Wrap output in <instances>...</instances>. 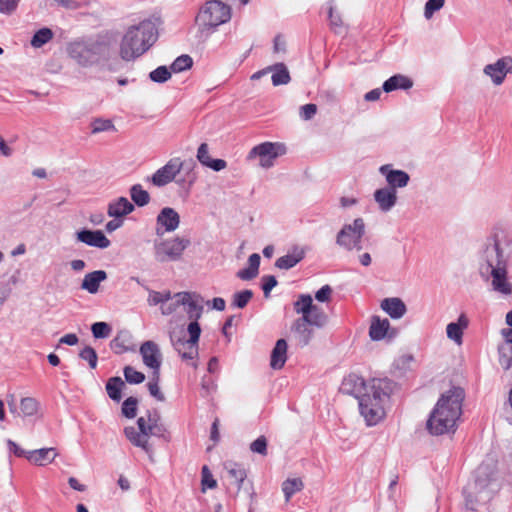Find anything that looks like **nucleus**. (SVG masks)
<instances>
[{
  "label": "nucleus",
  "mask_w": 512,
  "mask_h": 512,
  "mask_svg": "<svg viewBox=\"0 0 512 512\" xmlns=\"http://www.w3.org/2000/svg\"><path fill=\"white\" fill-rule=\"evenodd\" d=\"M58 6L75 10L88 4L89 0H53Z\"/></svg>",
  "instance_id": "nucleus-56"
},
{
  "label": "nucleus",
  "mask_w": 512,
  "mask_h": 512,
  "mask_svg": "<svg viewBox=\"0 0 512 512\" xmlns=\"http://www.w3.org/2000/svg\"><path fill=\"white\" fill-rule=\"evenodd\" d=\"M190 245L188 238L174 237L171 239L155 242V259L158 262L178 261L181 259L184 250Z\"/></svg>",
  "instance_id": "nucleus-12"
},
{
  "label": "nucleus",
  "mask_w": 512,
  "mask_h": 512,
  "mask_svg": "<svg viewBox=\"0 0 512 512\" xmlns=\"http://www.w3.org/2000/svg\"><path fill=\"white\" fill-rule=\"evenodd\" d=\"M260 255L253 253L248 258V267L237 272V277L241 280H252L259 273Z\"/></svg>",
  "instance_id": "nucleus-31"
},
{
  "label": "nucleus",
  "mask_w": 512,
  "mask_h": 512,
  "mask_svg": "<svg viewBox=\"0 0 512 512\" xmlns=\"http://www.w3.org/2000/svg\"><path fill=\"white\" fill-rule=\"evenodd\" d=\"M92 334L95 338H107L111 333V327L106 322H96L91 327Z\"/></svg>",
  "instance_id": "nucleus-52"
},
{
  "label": "nucleus",
  "mask_w": 512,
  "mask_h": 512,
  "mask_svg": "<svg viewBox=\"0 0 512 512\" xmlns=\"http://www.w3.org/2000/svg\"><path fill=\"white\" fill-rule=\"evenodd\" d=\"M146 425L161 423V416L157 409L148 410L146 415Z\"/></svg>",
  "instance_id": "nucleus-64"
},
{
  "label": "nucleus",
  "mask_w": 512,
  "mask_h": 512,
  "mask_svg": "<svg viewBox=\"0 0 512 512\" xmlns=\"http://www.w3.org/2000/svg\"><path fill=\"white\" fill-rule=\"evenodd\" d=\"M392 389L393 382L391 380L374 378L368 382L363 395H358L359 410L368 426L376 425L384 418V405L388 401Z\"/></svg>",
  "instance_id": "nucleus-4"
},
{
  "label": "nucleus",
  "mask_w": 512,
  "mask_h": 512,
  "mask_svg": "<svg viewBox=\"0 0 512 512\" xmlns=\"http://www.w3.org/2000/svg\"><path fill=\"white\" fill-rule=\"evenodd\" d=\"M304 484L300 478L287 479L282 483V491L285 495V500L288 502L291 497L303 489Z\"/></svg>",
  "instance_id": "nucleus-40"
},
{
  "label": "nucleus",
  "mask_w": 512,
  "mask_h": 512,
  "mask_svg": "<svg viewBox=\"0 0 512 512\" xmlns=\"http://www.w3.org/2000/svg\"><path fill=\"white\" fill-rule=\"evenodd\" d=\"M171 72V69L169 70L166 66H159L150 72L149 78L153 82L164 83L171 78Z\"/></svg>",
  "instance_id": "nucleus-48"
},
{
  "label": "nucleus",
  "mask_w": 512,
  "mask_h": 512,
  "mask_svg": "<svg viewBox=\"0 0 512 512\" xmlns=\"http://www.w3.org/2000/svg\"><path fill=\"white\" fill-rule=\"evenodd\" d=\"M111 349L117 353L122 354L127 351H134V345L132 344V336L126 331H121L111 341Z\"/></svg>",
  "instance_id": "nucleus-28"
},
{
  "label": "nucleus",
  "mask_w": 512,
  "mask_h": 512,
  "mask_svg": "<svg viewBox=\"0 0 512 512\" xmlns=\"http://www.w3.org/2000/svg\"><path fill=\"white\" fill-rule=\"evenodd\" d=\"M125 386L124 381L120 377H112L106 383V391L108 396L116 402L122 398V388Z\"/></svg>",
  "instance_id": "nucleus-38"
},
{
  "label": "nucleus",
  "mask_w": 512,
  "mask_h": 512,
  "mask_svg": "<svg viewBox=\"0 0 512 512\" xmlns=\"http://www.w3.org/2000/svg\"><path fill=\"white\" fill-rule=\"evenodd\" d=\"M107 279V273L104 270H95L87 273L81 283V289L96 294L99 291L100 283Z\"/></svg>",
  "instance_id": "nucleus-21"
},
{
  "label": "nucleus",
  "mask_w": 512,
  "mask_h": 512,
  "mask_svg": "<svg viewBox=\"0 0 512 512\" xmlns=\"http://www.w3.org/2000/svg\"><path fill=\"white\" fill-rule=\"evenodd\" d=\"M57 455L58 453L56 452V449L53 447L41 448L30 451L28 453L27 459L35 465L44 466L53 462Z\"/></svg>",
  "instance_id": "nucleus-24"
},
{
  "label": "nucleus",
  "mask_w": 512,
  "mask_h": 512,
  "mask_svg": "<svg viewBox=\"0 0 512 512\" xmlns=\"http://www.w3.org/2000/svg\"><path fill=\"white\" fill-rule=\"evenodd\" d=\"M303 318H306V322L310 325L322 328L326 325L328 317L326 313L323 311L322 308L318 307L317 305H314L311 309V312L304 316Z\"/></svg>",
  "instance_id": "nucleus-36"
},
{
  "label": "nucleus",
  "mask_w": 512,
  "mask_h": 512,
  "mask_svg": "<svg viewBox=\"0 0 512 512\" xmlns=\"http://www.w3.org/2000/svg\"><path fill=\"white\" fill-rule=\"evenodd\" d=\"M374 199L381 211L388 212L397 202V192L389 187L380 188L375 191Z\"/></svg>",
  "instance_id": "nucleus-18"
},
{
  "label": "nucleus",
  "mask_w": 512,
  "mask_h": 512,
  "mask_svg": "<svg viewBox=\"0 0 512 512\" xmlns=\"http://www.w3.org/2000/svg\"><path fill=\"white\" fill-rule=\"evenodd\" d=\"M203 299L199 294L189 292L186 303H183L185 311L191 322H198L203 314Z\"/></svg>",
  "instance_id": "nucleus-20"
},
{
  "label": "nucleus",
  "mask_w": 512,
  "mask_h": 512,
  "mask_svg": "<svg viewBox=\"0 0 512 512\" xmlns=\"http://www.w3.org/2000/svg\"><path fill=\"white\" fill-rule=\"evenodd\" d=\"M311 327L313 326L306 322V318H298L292 326V330L297 333L299 342L303 346L308 345L313 336V329Z\"/></svg>",
  "instance_id": "nucleus-30"
},
{
  "label": "nucleus",
  "mask_w": 512,
  "mask_h": 512,
  "mask_svg": "<svg viewBox=\"0 0 512 512\" xmlns=\"http://www.w3.org/2000/svg\"><path fill=\"white\" fill-rule=\"evenodd\" d=\"M53 32L50 28L44 27L39 29L31 39V45L34 48H40L53 38Z\"/></svg>",
  "instance_id": "nucleus-43"
},
{
  "label": "nucleus",
  "mask_w": 512,
  "mask_h": 512,
  "mask_svg": "<svg viewBox=\"0 0 512 512\" xmlns=\"http://www.w3.org/2000/svg\"><path fill=\"white\" fill-rule=\"evenodd\" d=\"M230 18L231 9L227 4L219 0H210L201 8L196 21L203 31H210L228 22Z\"/></svg>",
  "instance_id": "nucleus-9"
},
{
  "label": "nucleus",
  "mask_w": 512,
  "mask_h": 512,
  "mask_svg": "<svg viewBox=\"0 0 512 512\" xmlns=\"http://www.w3.org/2000/svg\"><path fill=\"white\" fill-rule=\"evenodd\" d=\"M197 159L204 166H206L208 164L209 160L212 159L209 155V149H208V145L206 143H202L199 146L198 151H197Z\"/></svg>",
  "instance_id": "nucleus-61"
},
{
  "label": "nucleus",
  "mask_w": 512,
  "mask_h": 512,
  "mask_svg": "<svg viewBox=\"0 0 512 512\" xmlns=\"http://www.w3.org/2000/svg\"><path fill=\"white\" fill-rule=\"evenodd\" d=\"M412 86L413 82L410 78L402 74H396L387 79L383 83L382 88L386 93H390L397 89L407 90L410 89Z\"/></svg>",
  "instance_id": "nucleus-29"
},
{
  "label": "nucleus",
  "mask_w": 512,
  "mask_h": 512,
  "mask_svg": "<svg viewBox=\"0 0 512 512\" xmlns=\"http://www.w3.org/2000/svg\"><path fill=\"white\" fill-rule=\"evenodd\" d=\"M143 363L153 372H160L162 355L158 345L153 341H146L140 347Z\"/></svg>",
  "instance_id": "nucleus-15"
},
{
  "label": "nucleus",
  "mask_w": 512,
  "mask_h": 512,
  "mask_svg": "<svg viewBox=\"0 0 512 512\" xmlns=\"http://www.w3.org/2000/svg\"><path fill=\"white\" fill-rule=\"evenodd\" d=\"M332 288L329 285L322 286L315 294L316 300L319 302H328L332 295Z\"/></svg>",
  "instance_id": "nucleus-62"
},
{
  "label": "nucleus",
  "mask_w": 512,
  "mask_h": 512,
  "mask_svg": "<svg viewBox=\"0 0 512 512\" xmlns=\"http://www.w3.org/2000/svg\"><path fill=\"white\" fill-rule=\"evenodd\" d=\"M79 357L87 361L91 369H95L97 367L98 356L95 349L91 346L83 348L79 353Z\"/></svg>",
  "instance_id": "nucleus-51"
},
{
  "label": "nucleus",
  "mask_w": 512,
  "mask_h": 512,
  "mask_svg": "<svg viewBox=\"0 0 512 512\" xmlns=\"http://www.w3.org/2000/svg\"><path fill=\"white\" fill-rule=\"evenodd\" d=\"M156 26L151 21H143L130 27L120 43L119 54L125 61H131L144 54L157 40Z\"/></svg>",
  "instance_id": "nucleus-5"
},
{
  "label": "nucleus",
  "mask_w": 512,
  "mask_h": 512,
  "mask_svg": "<svg viewBox=\"0 0 512 512\" xmlns=\"http://www.w3.org/2000/svg\"><path fill=\"white\" fill-rule=\"evenodd\" d=\"M130 196L135 205L139 207H144L150 202V194L140 184L131 186Z\"/></svg>",
  "instance_id": "nucleus-39"
},
{
  "label": "nucleus",
  "mask_w": 512,
  "mask_h": 512,
  "mask_svg": "<svg viewBox=\"0 0 512 512\" xmlns=\"http://www.w3.org/2000/svg\"><path fill=\"white\" fill-rule=\"evenodd\" d=\"M287 360V342L279 339L271 353L270 365L273 369H281Z\"/></svg>",
  "instance_id": "nucleus-27"
},
{
  "label": "nucleus",
  "mask_w": 512,
  "mask_h": 512,
  "mask_svg": "<svg viewBox=\"0 0 512 512\" xmlns=\"http://www.w3.org/2000/svg\"><path fill=\"white\" fill-rule=\"evenodd\" d=\"M304 257V250L300 247H294L291 253L278 258L275 266L282 270H288L296 266Z\"/></svg>",
  "instance_id": "nucleus-25"
},
{
  "label": "nucleus",
  "mask_w": 512,
  "mask_h": 512,
  "mask_svg": "<svg viewBox=\"0 0 512 512\" xmlns=\"http://www.w3.org/2000/svg\"><path fill=\"white\" fill-rule=\"evenodd\" d=\"M189 339L180 331L170 332V341L174 349L183 360H193L198 356V342L201 335V327L198 322H190L187 327Z\"/></svg>",
  "instance_id": "nucleus-8"
},
{
  "label": "nucleus",
  "mask_w": 512,
  "mask_h": 512,
  "mask_svg": "<svg viewBox=\"0 0 512 512\" xmlns=\"http://www.w3.org/2000/svg\"><path fill=\"white\" fill-rule=\"evenodd\" d=\"M135 209L134 204L131 203L126 197H119L108 205L107 214L110 217L120 218L133 212Z\"/></svg>",
  "instance_id": "nucleus-22"
},
{
  "label": "nucleus",
  "mask_w": 512,
  "mask_h": 512,
  "mask_svg": "<svg viewBox=\"0 0 512 512\" xmlns=\"http://www.w3.org/2000/svg\"><path fill=\"white\" fill-rule=\"evenodd\" d=\"M123 373L125 380L130 384H140L145 380V375L135 370L132 366H125Z\"/></svg>",
  "instance_id": "nucleus-49"
},
{
  "label": "nucleus",
  "mask_w": 512,
  "mask_h": 512,
  "mask_svg": "<svg viewBox=\"0 0 512 512\" xmlns=\"http://www.w3.org/2000/svg\"><path fill=\"white\" fill-rule=\"evenodd\" d=\"M139 432L132 426L124 429L125 436L135 446L142 448L144 451L149 452V437H165L167 429L163 423L153 425H146V418L141 416L137 420Z\"/></svg>",
  "instance_id": "nucleus-10"
},
{
  "label": "nucleus",
  "mask_w": 512,
  "mask_h": 512,
  "mask_svg": "<svg viewBox=\"0 0 512 512\" xmlns=\"http://www.w3.org/2000/svg\"><path fill=\"white\" fill-rule=\"evenodd\" d=\"M508 256L496 236L487 239L480 257L479 271L483 278H492L493 290L504 294H512V283L507 279Z\"/></svg>",
  "instance_id": "nucleus-3"
},
{
  "label": "nucleus",
  "mask_w": 512,
  "mask_h": 512,
  "mask_svg": "<svg viewBox=\"0 0 512 512\" xmlns=\"http://www.w3.org/2000/svg\"><path fill=\"white\" fill-rule=\"evenodd\" d=\"M329 20L330 26L334 30L335 33H341L343 30V21L339 14L334 13V6L331 4L329 6Z\"/></svg>",
  "instance_id": "nucleus-55"
},
{
  "label": "nucleus",
  "mask_w": 512,
  "mask_h": 512,
  "mask_svg": "<svg viewBox=\"0 0 512 512\" xmlns=\"http://www.w3.org/2000/svg\"><path fill=\"white\" fill-rule=\"evenodd\" d=\"M19 0H0V12L5 14L12 13L17 5Z\"/></svg>",
  "instance_id": "nucleus-63"
},
{
  "label": "nucleus",
  "mask_w": 512,
  "mask_h": 512,
  "mask_svg": "<svg viewBox=\"0 0 512 512\" xmlns=\"http://www.w3.org/2000/svg\"><path fill=\"white\" fill-rule=\"evenodd\" d=\"M250 449L254 453H258L261 455L267 454V440L264 436L258 437L256 440H254L251 445Z\"/></svg>",
  "instance_id": "nucleus-57"
},
{
  "label": "nucleus",
  "mask_w": 512,
  "mask_h": 512,
  "mask_svg": "<svg viewBox=\"0 0 512 512\" xmlns=\"http://www.w3.org/2000/svg\"><path fill=\"white\" fill-rule=\"evenodd\" d=\"M365 235V222L356 218L351 224H344L336 235V244L346 251H360Z\"/></svg>",
  "instance_id": "nucleus-11"
},
{
  "label": "nucleus",
  "mask_w": 512,
  "mask_h": 512,
  "mask_svg": "<svg viewBox=\"0 0 512 512\" xmlns=\"http://www.w3.org/2000/svg\"><path fill=\"white\" fill-rule=\"evenodd\" d=\"M483 72L491 78L495 85H501L504 82L505 74L499 59L495 63L486 65Z\"/></svg>",
  "instance_id": "nucleus-37"
},
{
  "label": "nucleus",
  "mask_w": 512,
  "mask_h": 512,
  "mask_svg": "<svg viewBox=\"0 0 512 512\" xmlns=\"http://www.w3.org/2000/svg\"><path fill=\"white\" fill-rule=\"evenodd\" d=\"M445 4V0H428L425 4L424 16L430 19L433 14L439 11Z\"/></svg>",
  "instance_id": "nucleus-54"
},
{
  "label": "nucleus",
  "mask_w": 512,
  "mask_h": 512,
  "mask_svg": "<svg viewBox=\"0 0 512 512\" xmlns=\"http://www.w3.org/2000/svg\"><path fill=\"white\" fill-rule=\"evenodd\" d=\"M117 37L104 31L96 35L75 39L67 44V53L79 66L111 68V61L117 56Z\"/></svg>",
  "instance_id": "nucleus-1"
},
{
  "label": "nucleus",
  "mask_w": 512,
  "mask_h": 512,
  "mask_svg": "<svg viewBox=\"0 0 512 512\" xmlns=\"http://www.w3.org/2000/svg\"><path fill=\"white\" fill-rule=\"evenodd\" d=\"M368 383H366L363 378L351 374L348 377L344 378L340 390L345 394L354 395L358 399V395H363V392L366 391Z\"/></svg>",
  "instance_id": "nucleus-19"
},
{
  "label": "nucleus",
  "mask_w": 512,
  "mask_h": 512,
  "mask_svg": "<svg viewBox=\"0 0 512 512\" xmlns=\"http://www.w3.org/2000/svg\"><path fill=\"white\" fill-rule=\"evenodd\" d=\"M195 163L191 160L184 162L180 158L170 159L163 167L159 168L151 177V182L157 187H163L172 182L176 175L183 169L187 168V179L178 180L180 185L187 184L188 189L194 184L196 175L192 173Z\"/></svg>",
  "instance_id": "nucleus-7"
},
{
  "label": "nucleus",
  "mask_w": 512,
  "mask_h": 512,
  "mask_svg": "<svg viewBox=\"0 0 512 512\" xmlns=\"http://www.w3.org/2000/svg\"><path fill=\"white\" fill-rule=\"evenodd\" d=\"M159 380H160V372H157V371L152 372V377H151L150 381L148 382L147 386H148V390H149L150 394L154 398H156L158 401H164L165 396L160 391Z\"/></svg>",
  "instance_id": "nucleus-44"
},
{
  "label": "nucleus",
  "mask_w": 512,
  "mask_h": 512,
  "mask_svg": "<svg viewBox=\"0 0 512 512\" xmlns=\"http://www.w3.org/2000/svg\"><path fill=\"white\" fill-rule=\"evenodd\" d=\"M253 297V291L246 289L233 295L232 306L243 309Z\"/></svg>",
  "instance_id": "nucleus-45"
},
{
  "label": "nucleus",
  "mask_w": 512,
  "mask_h": 512,
  "mask_svg": "<svg viewBox=\"0 0 512 512\" xmlns=\"http://www.w3.org/2000/svg\"><path fill=\"white\" fill-rule=\"evenodd\" d=\"M313 306L314 304L311 295L301 294L294 303V310L297 314H302V317H304L311 312Z\"/></svg>",
  "instance_id": "nucleus-41"
},
{
  "label": "nucleus",
  "mask_w": 512,
  "mask_h": 512,
  "mask_svg": "<svg viewBox=\"0 0 512 512\" xmlns=\"http://www.w3.org/2000/svg\"><path fill=\"white\" fill-rule=\"evenodd\" d=\"M269 72H272V83L274 86L286 85L290 82L291 77L284 63H276L268 66Z\"/></svg>",
  "instance_id": "nucleus-33"
},
{
  "label": "nucleus",
  "mask_w": 512,
  "mask_h": 512,
  "mask_svg": "<svg viewBox=\"0 0 512 512\" xmlns=\"http://www.w3.org/2000/svg\"><path fill=\"white\" fill-rule=\"evenodd\" d=\"M224 468L227 471L228 476L234 481L238 489H240L242 483L247 477L246 471L242 467V465L232 461H228L224 464Z\"/></svg>",
  "instance_id": "nucleus-35"
},
{
  "label": "nucleus",
  "mask_w": 512,
  "mask_h": 512,
  "mask_svg": "<svg viewBox=\"0 0 512 512\" xmlns=\"http://www.w3.org/2000/svg\"><path fill=\"white\" fill-rule=\"evenodd\" d=\"M285 152L286 147L281 143L264 142L252 148L249 158L259 157L260 166L270 168L273 166L274 160Z\"/></svg>",
  "instance_id": "nucleus-13"
},
{
  "label": "nucleus",
  "mask_w": 512,
  "mask_h": 512,
  "mask_svg": "<svg viewBox=\"0 0 512 512\" xmlns=\"http://www.w3.org/2000/svg\"><path fill=\"white\" fill-rule=\"evenodd\" d=\"M464 398V389L455 386L441 395L427 420V429L432 435L455 431Z\"/></svg>",
  "instance_id": "nucleus-2"
},
{
  "label": "nucleus",
  "mask_w": 512,
  "mask_h": 512,
  "mask_svg": "<svg viewBox=\"0 0 512 512\" xmlns=\"http://www.w3.org/2000/svg\"><path fill=\"white\" fill-rule=\"evenodd\" d=\"M382 175H385L386 181L389 184V188H403L407 186L409 182V175L403 170H392L389 165H383L379 169Z\"/></svg>",
  "instance_id": "nucleus-17"
},
{
  "label": "nucleus",
  "mask_w": 512,
  "mask_h": 512,
  "mask_svg": "<svg viewBox=\"0 0 512 512\" xmlns=\"http://www.w3.org/2000/svg\"><path fill=\"white\" fill-rule=\"evenodd\" d=\"M20 410L23 417H30L37 414L39 402L33 397H25L20 401Z\"/></svg>",
  "instance_id": "nucleus-42"
},
{
  "label": "nucleus",
  "mask_w": 512,
  "mask_h": 512,
  "mask_svg": "<svg viewBox=\"0 0 512 512\" xmlns=\"http://www.w3.org/2000/svg\"><path fill=\"white\" fill-rule=\"evenodd\" d=\"M262 282H263L262 289L264 292V296L268 297L270 291L277 285V280H276L275 276L267 275V276H263Z\"/></svg>",
  "instance_id": "nucleus-60"
},
{
  "label": "nucleus",
  "mask_w": 512,
  "mask_h": 512,
  "mask_svg": "<svg viewBox=\"0 0 512 512\" xmlns=\"http://www.w3.org/2000/svg\"><path fill=\"white\" fill-rule=\"evenodd\" d=\"M180 224L178 212L171 207H164L156 218V234L163 236L167 232L175 231Z\"/></svg>",
  "instance_id": "nucleus-14"
},
{
  "label": "nucleus",
  "mask_w": 512,
  "mask_h": 512,
  "mask_svg": "<svg viewBox=\"0 0 512 512\" xmlns=\"http://www.w3.org/2000/svg\"><path fill=\"white\" fill-rule=\"evenodd\" d=\"M138 400L135 397H128L122 404V414L129 419L136 416Z\"/></svg>",
  "instance_id": "nucleus-50"
},
{
  "label": "nucleus",
  "mask_w": 512,
  "mask_h": 512,
  "mask_svg": "<svg viewBox=\"0 0 512 512\" xmlns=\"http://www.w3.org/2000/svg\"><path fill=\"white\" fill-rule=\"evenodd\" d=\"M499 489L496 471L493 466L482 463L475 471V479L465 489L466 506L476 510L477 505L491 500Z\"/></svg>",
  "instance_id": "nucleus-6"
},
{
  "label": "nucleus",
  "mask_w": 512,
  "mask_h": 512,
  "mask_svg": "<svg viewBox=\"0 0 512 512\" xmlns=\"http://www.w3.org/2000/svg\"><path fill=\"white\" fill-rule=\"evenodd\" d=\"M193 65V60L189 55H181L177 57L171 64L170 69L174 73L185 71Z\"/></svg>",
  "instance_id": "nucleus-46"
},
{
  "label": "nucleus",
  "mask_w": 512,
  "mask_h": 512,
  "mask_svg": "<svg viewBox=\"0 0 512 512\" xmlns=\"http://www.w3.org/2000/svg\"><path fill=\"white\" fill-rule=\"evenodd\" d=\"M468 326V319L464 314H461L457 322H451L447 325V337L453 340L456 344L462 343L463 330Z\"/></svg>",
  "instance_id": "nucleus-26"
},
{
  "label": "nucleus",
  "mask_w": 512,
  "mask_h": 512,
  "mask_svg": "<svg viewBox=\"0 0 512 512\" xmlns=\"http://www.w3.org/2000/svg\"><path fill=\"white\" fill-rule=\"evenodd\" d=\"M390 327L388 319H380L379 317H373L369 329V336L374 341L382 340Z\"/></svg>",
  "instance_id": "nucleus-32"
},
{
  "label": "nucleus",
  "mask_w": 512,
  "mask_h": 512,
  "mask_svg": "<svg viewBox=\"0 0 512 512\" xmlns=\"http://www.w3.org/2000/svg\"><path fill=\"white\" fill-rule=\"evenodd\" d=\"M76 239L88 246L100 249L108 248L111 244L110 240L101 230L82 229L76 232Z\"/></svg>",
  "instance_id": "nucleus-16"
},
{
  "label": "nucleus",
  "mask_w": 512,
  "mask_h": 512,
  "mask_svg": "<svg viewBox=\"0 0 512 512\" xmlns=\"http://www.w3.org/2000/svg\"><path fill=\"white\" fill-rule=\"evenodd\" d=\"M202 485L203 487H207L213 489L217 486L216 480L213 478L209 468L207 466L202 467Z\"/></svg>",
  "instance_id": "nucleus-59"
},
{
  "label": "nucleus",
  "mask_w": 512,
  "mask_h": 512,
  "mask_svg": "<svg viewBox=\"0 0 512 512\" xmlns=\"http://www.w3.org/2000/svg\"><path fill=\"white\" fill-rule=\"evenodd\" d=\"M317 113V106L313 103L305 104L300 107L299 115L301 119L308 121Z\"/></svg>",
  "instance_id": "nucleus-58"
},
{
  "label": "nucleus",
  "mask_w": 512,
  "mask_h": 512,
  "mask_svg": "<svg viewBox=\"0 0 512 512\" xmlns=\"http://www.w3.org/2000/svg\"><path fill=\"white\" fill-rule=\"evenodd\" d=\"M189 297V292L183 291L172 294V298L161 305L160 309L163 315H171L174 313L180 306H183V303L187 302Z\"/></svg>",
  "instance_id": "nucleus-34"
},
{
  "label": "nucleus",
  "mask_w": 512,
  "mask_h": 512,
  "mask_svg": "<svg viewBox=\"0 0 512 512\" xmlns=\"http://www.w3.org/2000/svg\"><path fill=\"white\" fill-rule=\"evenodd\" d=\"M381 308L393 319H400L407 311L405 303L398 297L385 298Z\"/></svg>",
  "instance_id": "nucleus-23"
},
{
  "label": "nucleus",
  "mask_w": 512,
  "mask_h": 512,
  "mask_svg": "<svg viewBox=\"0 0 512 512\" xmlns=\"http://www.w3.org/2000/svg\"><path fill=\"white\" fill-rule=\"evenodd\" d=\"M91 127L93 134L115 129L111 120L101 118L93 120L91 122Z\"/></svg>",
  "instance_id": "nucleus-53"
},
{
  "label": "nucleus",
  "mask_w": 512,
  "mask_h": 512,
  "mask_svg": "<svg viewBox=\"0 0 512 512\" xmlns=\"http://www.w3.org/2000/svg\"><path fill=\"white\" fill-rule=\"evenodd\" d=\"M172 298V293L170 291L158 292V291H150L148 297V303L151 306L163 305V303L168 302Z\"/></svg>",
  "instance_id": "nucleus-47"
}]
</instances>
